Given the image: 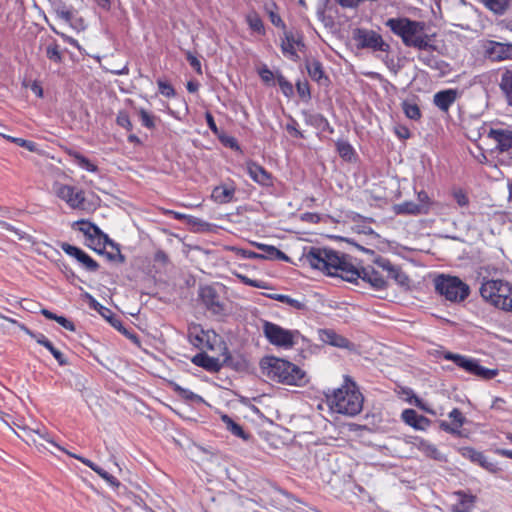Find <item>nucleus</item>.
Masks as SVG:
<instances>
[{"label": "nucleus", "mask_w": 512, "mask_h": 512, "mask_svg": "<svg viewBox=\"0 0 512 512\" xmlns=\"http://www.w3.org/2000/svg\"><path fill=\"white\" fill-rule=\"evenodd\" d=\"M309 265L328 276L339 277L344 281L357 283L358 280L368 283L375 290L386 288L389 279L401 286L409 284V278L398 266L384 257H378L373 265L357 268L352 259L335 250L321 247H311L305 254Z\"/></svg>", "instance_id": "nucleus-1"}, {"label": "nucleus", "mask_w": 512, "mask_h": 512, "mask_svg": "<svg viewBox=\"0 0 512 512\" xmlns=\"http://www.w3.org/2000/svg\"><path fill=\"white\" fill-rule=\"evenodd\" d=\"M260 369L267 379L285 385L302 386L307 382L306 373L285 359L266 356L260 361Z\"/></svg>", "instance_id": "nucleus-2"}, {"label": "nucleus", "mask_w": 512, "mask_h": 512, "mask_svg": "<svg viewBox=\"0 0 512 512\" xmlns=\"http://www.w3.org/2000/svg\"><path fill=\"white\" fill-rule=\"evenodd\" d=\"M385 25L393 34L402 39L405 46L414 47L419 50L431 47L423 22L414 21L407 17H396L389 18Z\"/></svg>", "instance_id": "nucleus-3"}, {"label": "nucleus", "mask_w": 512, "mask_h": 512, "mask_svg": "<svg viewBox=\"0 0 512 512\" xmlns=\"http://www.w3.org/2000/svg\"><path fill=\"white\" fill-rule=\"evenodd\" d=\"M326 398L331 410L339 414L355 416L363 408V396L353 382L345 383L332 394H327Z\"/></svg>", "instance_id": "nucleus-4"}, {"label": "nucleus", "mask_w": 512, "mask_h": 512, "mask_svg": "<svg viewBox=\"0 0 512 512\" xmlns=\"http://www.w3.org/2000/svg\"><path fill=\"white\" fill-rule=\"evenodd\" d=\"M482 298L504 311H512V286L502 280H487L480 287Z\"/></svg>", "instance_id": "nucleus-5"}, {"label": "nucleus", "mask_w": 512, "mask_h": 512, "mask_svg": "<svg viewBox=\"0 0 512 512\" xmlns=\"http://www.w3.org/2000/svg\"><path fill=\"white\" fill-rule=\"evenodd\" d=\"M434 283L436 291L451 302L464 301L470 292L469 286L458 277L440 275Z\"/></svg>", "instance_id": "nucleus-6"}, {"label": "nucleus", "mask_w": 512, "mask_h": 512, "mask_svg": "<svg viewBox=\"0 0 512 512\" xmlns=\"http://www.w3.org/2000/svg\"><path fill=\"white\" fill-rule=\"evenodd\" d=\"M262 330L270 344L284 349L292 348L300 336L297 330L284 329L269 321H263Z\"/></svg>", "instance_id": "nucleus-7"}, {"label": "nucleus", "mask_w": 512, "mask_h": 512, "mask_svg": "<svg viewBox=\"0 0 512 512\" xmlns=\"http://www.w3.org/2000/svg\"><path fill=\"white\" fill-rule=\"evenodd\" d=\"M443 358L454 362L458 367L481 379L490 380L498 375L497 369H488L479 364V361L460 354L445 352Z\"/></svg>", "instance_id": "nucleus-8"}, {"label": "nucleus", "mask_w": 512, "mask_h": 512, "mask_svg": "<svg viewBox=\"0 0 512 512\" xmlns=\"http://www.w3.org/2000/svg\"><path fill=\"white\" fill-rule=\"evenodd\" d=\"M354 40L359 48L371 49L374 52H388L390 49V45L382 36L373 30L357 29L354 32Z\"/></svg>", "instance_id": "nucleus-9"}, {"label": "nucleus", "mask_w": 512, "mask_h": 512, "mask_svg": "<svg viewBox=\"0 0 512 512\" xmlns=\"http://www.w3.org/2000/svg\"><path fill=\"white\" fill-rule=\"evenodd\" d=\"M52 190L55 195L65 201L70 208H83L85 202V193L83 190L60 182H55L52 186Z\"/></svg>", "instance_id": "nucleus-10"}, {"label": "nucleus", "mask_w": 512, "mask_h": 512, "mask_svg": "<svg viewBox=\"0 0 512 512\" xmlns=\"http://www.w3.org/2000/svg\"><path fill=\"white\" fill-rule=\"evenodd\" d=\"M38 436L40 439H42L43 441L53 445L54 447H56L58 450L62 451V452H65L67 455H69L70 457H73L79 461H81L84 465H86L87 467H89L91 470H93L95 473H97L102 479H104L109 485L113 486V487H118L120 485L119 481L114 477L112 476L111 474H109L108 472H106L104 469H102L100 466L96 465L94 462H92L91 460L87 459V458H84L80 455H77V454H74V453H71L67 450H65L63 447H61L60 445L56 444L52 439L49 438V435L47 433H40L39 431L37 432Z\"/></svg>", "instance_id": "nucleus-11"}, {"label": "nucleus", "mask_w": 512, "mask_h": 512, "mask_svg": "<svg viewBox=\"0 0 512 512\" xmlns=\"http://www.w3.org/2000/svg\"><path fill=\"white\" fill-rule=\"evenodd\" d=\"M199 298L206 309L216 316H223L226 313L224 302L216 289L210 285L200 287Z\"/></svg>", "instance_id": "nucleus-12"}, {"label": "nucleus", "mask_w": 512, "mask_h": 512, "mask_svg": "<svg viewBox=\"0 0 512 512\" xmlns=\"http://www.w3.org/2000/svg\"><path fill=\"white\" fill-rule=\"evenodd\" d=\"M488 138L494 141L495 148L499 154H507L512 159V131L506 128H491Z\"/></svg>", "instance_id": "nucleus-13"}, {"label": "nucleus", "mask_w": 512, "mask_h": 512, "mask_svg": "<svg viewBox=\"0 0 512 512\" xmlns=\"http://www.w3.org/2000/svg\"><path fill=\"white\" fill-rule=\"evenodd\" d=\"M78 226L79 231H81L85 236L94 239L97 238L99 241H103L104 244H108L111 247H115L117 249V256L121 262L124 261V256L120 253L117 245L108 237L107 234L101 231V229L95 224L88 222L86 220H79L75 223Z\"/></svg>", "instance_id": "nucleus-14"}, {"label": "nucleus", "mask_w": 512, "mask_h": 512, "mask_svg": "<svg viewBox=\"0 0 512 512\" xmlns=\"http://www.w3.org/2000/svg\"><path fill=\"white\" fill-rule=\"evenodd\" d=\"M485 56L492 61L512 58V44L489 40L484 44Z\"/></svg>", "instance_id": "nucleus-15"}, {"label": "nucleus", "mask_w": 512, "mask_h": 512, "mask_svg": "<svg viewBox=\"0 0 512 512\" xmlns=\"http://www.w3.org/2000/svg\"><path fill=\"white\" fill-rule=\"evenodd\" d=\"M61 249L69 256L75 258L82 266L90 272L98 270V263L82 249L68 243H63Z\"/></svg>", "instance_id": "nucleus-16"}, {"label": "nucleus", "mask_w": 512, "mask_h": 512, "mask_svg": "<svg viewBox=\"0 0 512 512\" xmlns=\"http://www.w3.org/2000/svg\"><path fill=\"white\" fill-rule=\"evenodd\" d=\"M461 455L469 459L473 463L479 464L481 467L489 472L496 473L498 471L497 464L486 457L482 452L475 450L471 447H464L461 450Z\"/></svg>", "instance_id": "nucleus-17"}, {"label": "nucleus", "mask_w": 512, "mask_h": 512, "mask_svg": "<svg viewBox=\"0 0 512 512\" xmlns=\"http://www.w3.org/2000/svg\"><path fill=\"white\" fill-rule=\"evenodd\" d=\"M453 496L455 497V503L452 505L453 512H472L476 496L465 491H456Z\"/></svg>", "instance_id": "nucleus-18"}, {"label": "nucleus", "mask_w": 512, "mask_h": 512, "mask_svg": "<svg viewBox=\"0 0 512 512\" xmlns=\"http://www.w3.org/2000/svg\"><path fill=\"white\" fill-rule=\"evenodd\" d=\"M303 47L304 43L301 37H296L292 33H286L285 38L282 40L281 43L283 54L294 61H296L299 58L296 52V48L301 49Z\"/></svg>", "instance_id": "nucleus-19"}, {"label": "nucleus", "mask_w": 512, "mask_h": 512, "mask_svg": "<svg viewBox=\"0 0 512 512\" xmlns=\"http://www.w3.org/2000/svg\"><path fill=\"white\" fill-rule=\"evenodd\" d=\"M402 420L416 430H425L430 425V420L418 414L413 409H405L401 414Z\"/></svg>", "instance_id": "nucleus-20"}, {"label": "nucleus", "mask_w": 512, "mask_h": 512, "mask_svg": "<svg viewBox=\"0 0 512 512\" xmlns=\"http://www.w3.org/2000/svg\"><path fill=\"white\" fill-rule=\"evenodd\" d=\"M246 171L252 180L256 183L263 186L270 185L271 175L261 165L249 161L246 163Z\"/></svg>", "instance_id": "nucleus-21"}, {"label": "nucleus", "mask_w": 512, "mask_h": 512, "mask_svg": "<svg viewBox=\"0 0 512 512\" xmlns=\"http://www.w3.org/2000/svg\"><path fill=\"white\" fill-rule=\"evenodd\" d=\"M235 186L232 184H221L216 186L211 194V198L218 204L230 203L234 199Z\"/></svg>", "instance_id": "nucleus-22"}, {"label": "nucleus", "mask_w": 512, "mask_h": 512, "mask_svg": "<svg viewBox=\"0 0 512 512\" xmlns=\"http://www.w3.org/2000/svg\"><path fill=\"white\" fill-rule=\"evenodd\" d=\"M318 333H319L320 340L325 344H329L331 346L339 347V348H348L349 347V344H350L349 340L346 339L345 337L337 334L332 329H321V330H319Z\"/></svg>", "instance_id": "nucleus-23"}, {"label": "nucleus", "mask_w": 512, "mask_h": 512, "mask_svg": "<svg viewBox=\"0 0 512 512\" xmlns=\"http://www.w3.org/2000/svg\"><path fill=\"white\" fill-rule=\"evenodd\" d=\"M457 91L447 89L439 91L434 95L433 102L441 111L447 112L451 105L456 101Z\"/></svg>", "instance_id": "nucleus-24"}, {"label": "nucleus", "mask_w": 512, "mask_h": 512, "mask_svg": "<svg viewBox=\"0 0 512 512\" xmlns=\"http://www.w3.org/2000/svg\"><path fill=\"white\" fill-rule=\"evenodd\" d=\"M414 446L421 451L425 456L437 460L443 461L445 460L444 455L437 449V447L431 442L422 439L416 438L414 442Z\"/></svg>", "instance_id": "nucleus-25"}, {"label": "nucleus", "mask_w": 512, "mask_h": 512, "mask_svg": "<svg viewBox=\"0 0 512 512\" xmlns=\"http://www.w3.org/2000/svg\"><path fill=\"white\" fill-rule=\"evenodd\" d=\"M193 363L210 372H217L221 369L222 364L218 358L211 357L206 353H199L193 357Z\"/></svg>", "instance_id": "nucleus-26"}, {"label": "nucleus", "mask_w": 512, "mask_h": 512, "mask_svg": "<svg viewBox=\"0 0 512 512\" xmlns=\"http://www.w3.org/2000/svg\"><path fill=\"white\" fill-rule=\"evenodd\" d=\"M397 214L419 215L426 214V205L418 204L412 201H405L395 206Z\"/></svg>", "instance_id": "nucleus-27"}, {"label": "nucleus", "mask_w": 512, "mask_h": 512, "mask_svg": "<svg viewBox=\"0 0 512 512\" xmlns=\"http://www.w3.org/2000/svg\"><path fill=\"white\" fill-rule=\"evenodd\" d=\"M34 337H35L37 343L44 346L46 349H48L51 352V354L54 356V358L57 360V362L60 366H65L68 364V361L65 358V356L63 355V353L61 351H59L58 349H56L53 346V344L43 334H38V335H35Z\"/></svg>", "instance_id": "nucleus-28"}, {"label": "nucleus", "mask_w": 512, "mask_h": 512, "mask_svg": "<svg viewBox=\"0 0 512 512\" xmlns=\"http://www.w3.org/2000/svg\"><path fill=\"white\" fill-rule=\"evenodd\" d=\"M499 86L507 104L512 107V70H505L501 74Z\"/></svg>", "instance_id": "nucleus-29"}, {"label": "nucleus", "mask_w": 512, "mask_h": 512, "mask_svg": "<svg viewBox=\"0 0 512 512\" xmlns=\"http://www.w3.org/2000/svg\"><path fill=\"white\" fill-rule=\"evenodd\" d=\"M336 149L339 156L345 161L352 162L356 159V153L353 146L346 140H337Z\"/></svg>", "instance_id": "nucleus-30"}, {"label": "nucleus", "mask_w": 512, "mask_h": 512, "mask_svg": "<svg viewBox=\"0 0 512 512\" xmlns=\"http://www.w3.org/2000/svg\"><path fill=\"white\" fill-rule=\"evenodd\" d=\"M257 247L264 252L262 257L268 259H278V260H287L288 257L286 254L274 246L266 245V244H258ZM253 257H261L260 255L253 253Z\"/></svg>", "instance_id": "nucleus-31"}, {"label": "nucleus", "mask_w": 512, "mask_h": 512, "mask_svg": "<svg viewBox=\"0 0 512 512\" xmlns=\"http://www.w3.org/2000/svg\"><path fill=\"white\" fill-rule=\"evenodd\" d=\"M221 420L225 424L226 429L229 430L233 435L244 440L249 438V434H247L243 428L228 415H222Z\"/></svg>", "instance_id": "nucleus-32"}, {"label": "nucleus", "mask_w": 512, "mask_h": 512, "mask_svg": "<svg viewBox=\"0 0 512 512\" xmlns=\"http://www.w3.org/2000/svg\"><path fill=\"white\" fill-rule=\"evenodd\" d=\"M69 155L72 157L74 163L78 165L80 168L93 173L98 171V167L79 152L70 151Z\"/></svg>", "instance_id": "nucleus-33"}, {"label": "nucleus", "mask_w": 512, "mask_h": 512, "mask_svg": "<svg viewBox=\"0 0 512 512\" xmlns=\"http://www.w3.org/2000/svg\"><path fill=\"white\" fill-rule=\"evenodd\" d=\"M306 69L314 81L321 83V80L324 78V71L322 64L318 60L306 61Z\"/></svg>", "instance_id": "nucleus-34"}, {"label": "nucleus", "mask_w": 512, "mask_h": 512, "mask_svg": "<svg viewBox=\"0 0 512 512\" xmlns=\"http://www.w3.org/2000/svg\"><path fill=\"white\" fill-rule=\"evenodd\" d=\"M483 4L495 14H503L508 6L509 0H481Z\"/></svg>", "instance_id": "nucleus-35"}, {"label": "nucleus", "mask_w": 512, "mask_h": 512, "mask_svg": "<svg viewBox=\"0 0 512 512\" xmlns=\"http://www.w3.org/2000/svg\"><path fill=\"white\" fill-rule=\"evenodd\" d=\"M272 299H275L279 302H282L296 310H301L305 307V303L299 299L292 298L288 295L284 294H275L271 296Z\"/></svg>", "instance_id": "nucleus-36"}, {"label": "nucleus", "mask_w": 512, "mask_h": 512, "mask_svg": "<svg viewBox=\"0 0 512 512\" xmlns=\"http://www.w3.org/2000/svg\"><path fill=\"white\" fill-rule=\"evenodd\" d=\"M308 122L312 125H315L316 127L322 129L323 131H328L330 133H333V128L329 124L327 118H325L321 114H312L309 116Z\"/></svg>", "instance_id": "nucleus-37"}, {"label": "nucleus", "mask_w": 512, "mask_h": 512, "mask_svg": "<svg viewBox=\"0 0 512 512\" xmlns=\"http://www.w3.org/2000/svg\"><path fill=\"white\" fill-rule=\"evenodd\" d=\"M403 111L406 117L412 120H418L421 117V111L416 103L404 101L402 103Z\"/></svg>", "instance_id": "nucleus-38"}, {"label": "nucleus", "mask_w": 512, "mask_h": 512, "mask_svg": "<svg viewBox=\"0 0 512 512\" xmlns=\"http://www.w3.org/2000/svg\"><path fill=\"white\" fill-rule=\"evenodd\" d=\"M246 21L252 30L258 33H262L264 31L263 22L257 13H249L246 17Z\"/></svg>", "instance_id": "nucleus-39"}, {"label": "nucleus", "mask_w": 512, "mask_h": 512, "mask_svg": "<svg viewBox=\"0 0 512 512\" xmlns=\"http://www.w3.org/2000/svg\"><path fill=\"white\" fill-rule=\"evenodd\" d=\"M175 391L178 392L179 396H181L182 398H184L186 400H189V401H191L193 403L204 402L203 398L200 395L192 392L189 389L182 388L179 385H176Z\"/></svg>", "instance_id": "nucleus-40"}, {"label": "nucleus", "mask_w": 512, "mask_h": 512, "mask_svg": "<svg viewBox=\"0 0 512 512\" xmlns=\"http://www.w3.org/2000/svg\"><path fill=\"white\" fill-rule=\"evenodd\" d=\"M46 56L49 60L55 62V63H61L62 62V53L59 49L58 44L51 43L46 48Z\"/></svg>", "instance_id": "nucleus-41"}, {"label": "nucleus", "mask_w": 512, "mask_h": 512, "mask_svg": "<svg viewBox=\"0 0 512 512\" xmlns=\"http://www.w3.org/2000/svg\"><path fill=\"white\" fill-rule=\"evenodd\" d=\"M428 49L429 48L425 50H420V53L418 54L417 58L426 66L436 67L437 59L433 54L428 52Z\"/></svg>", "instance_id": "nucleus-42"}, {"label": "nucleus", "mask_w": 512, "mask_h": 512, "mask_svg": "<svg viewBox=\"0 0 512 512\" xmlns=\"http://www.w3.org/2000/svg\"><path fill=\"white\" fill-rule=\"evenodd\" d=\"M157 84H158L159 92L163 96H165L167 98H171L175 95V90L169 83H167L163 80H158Z\"/></svg>", "instance_id": "nucleus-43"}, {"label": "nucleus", "mask_w": 512, "mask_h": 512, "mask_svg": "<svg viewBox=\"0 0 512 512\" xmlns=\"http://www.w3.org/2000/svg\"><path fill=\"white\" fill-rule=\"evenodd\" d=\"M439 426H440L441 430H443L449 434L456 435V436H459L461 434V431H460L461 426H458L455 423H448L446 421H441Z\"/></svg>", "instance_id": "nucleus-44"}, {"label": "nucleus", "mask_w": 512, "mask_h": 512, "mask_svg": "<svg viewBox=\"0 0 512 512\" xmlns=\"http://www.w3.org/2000/svg\"><path fill=\"white\" fill-rule=\"evenodd\" d=\"M449 418L452 420V423H455L458 426H463L465 422V417L463 416L462 412L458 408H454L449 413Z\"/></svg>", "instance_id": "nucleus-45"}, {"label": "nucleus", "mask_w": 512, "mask_h": 512, "mask_svg": "<svg viewBox=\"0 0 512 512\" xmlns=\"http://www.w3.org/2000/svg\"><path fill=\"white\" fill-rule=\"evenodd\" d=\"M56 15H57V17L64 20L65 22L71 21V19L73 17L72 11L64 5L60 6L56 9Z\"/></svg>", "instance_id": "nucleus-46"}, {"label": "nucleus", "mask_w": 512, "mask_h": 512, "mask_svg": "<svg viewBox=\"0 0 512 512\" xmlns=\"http://www.w3.org/2000/svg\"><path fill=\"white\" fill-rule=\"evenodd\" d=\"M117 124L127 130L132 129V123L127 113L120 112L117 116Z\"/></svg>", "instance_id": "nucleus-47"}, {"label": "nucleus", "mask_w": 512, "mask_h": 512, "mask_svg": "<svg viewBox=\"0 0 512 512\" xmlns=\"http://www.w3.org/2000/svg\"><path fill=\"white\" fill-rule=\"evenodd\" d=\"M140 119L142 122V125L147 128H153L154 127V118L144 109H141L140 112Z\"/></svg>", "instance_id": "nucleus-48"}, {"label": "nucleus", "mask_w": 512, "mask_h": 512, "mask_svg": "<svg viewBox=\"0 0 512 512\" xmlns=\"http://www.w3.org/2000/svg\"><path fill=\"white\" fill-rule=\"evenodd\" d=\"M453 197L460 207H465L469 203L467 195L462 190L454 191Z\"/></svg>", "instance_id": "nucleus-49"}, {"label": "nucleus", "mask_w": 512, "mask_h": 512, "mask_svg": "<svg viewBox=\"0 0 512 512\" xmlns=\"http://www.w3.org/2000/svg\"><path fill=\"white\" fill-rule=\"evenodd\" d=\"M91 304L106 319L110 320V318L113 317L111 310L99 304L95 299H92Z\"/></svg>", "instance_id": "nucleus-50"}, {"label": "nucleus", "mask_w": 512, "mask_h": 512, "mask_svg": "<svg viewBox=\"0 0 512 512\" xmlns=\"http://www.w3.org/2000/svg\"><path fill=\"white\" fill-rule=\"evenodd\" d=\"M266 10L269 14L270 21L272 22L273 25L277 27L284 26L281 17L277 13H275L270 6L267 5Z\"/></svg>", "instance_id": "nucleus-51"}, {"label": "nucleus", "mask_w": 512, "mask_h": 512, "mask_svg": "<svg viewBox=\"0 0 512 512\" xmlns=\"http://www.w3.org/2000/svg\"><path fill=\"white\" fill-rule=\"evenodd\" d=\"M296 88H297V92H298L300 97L306 98V97L310 96L309 85H308V83L306 81H304V82H301V81L297 82Z\"/></svg>", "instance_id": "nucleus-52"}, {"label": "nucleus", "mask_w": 512, "mask_h": 512, "mask_svg": "<svg viewBox=\"0 0 512 512\" xmlns=\"http://www.w3.org/2000/svg\"><path fill=\"white\" fill-rule=\"evenodd\" d=\"M286 130L296 138H303V134L300 130L297 128V122L295 120H292L291 123H288L286 125Z\"/></svg>", "instance_id": "nucleus-53"}, {"label": "nucleus", "mask_w": 512, "mask_h": 512, "mask_svg": "<svg viewBox=\"0 0 512 512\" xmlns=\"http://www.w3.org/2000/svg\"><path fill=\"white\" fill-rule=\"evenodd\" d=\"M186 58L191 65L192 68L196 70L199 74H201V63L197 57H195L191 52H188Z\"/></svg>", "instance_id": "nucleus-54"}, {"label": "nucleus", "mask_w": 512, "mask_h": 512, "mask_svg": "<svg viewBox=\"0 0 512 512\" xmlns=\"http://www.w3.org/2000/svg\"><path fill=\"white\" fill-rule=\"evenodd\" d=\"M56 322L69 331L75 330L74 324L70 320H68L67 318H65L63 316H58L56 319Z\"/></svg>", "instance_id": "nucleus-55"}, {"label": "nucleus", "mask_w": 512, "mask_h": 512, "mask_svg": "<svg viewBox=\"0 0 512 512\" xmlns=\"http://www.w3.org/2000/svg\"><path fill=\"white\" fill-rule=\"evenodd\" d=\"M279 85L285 95L288 96L293 92L292 84L285 80L283 77L279 79Z\"/></svg>", "instance_id": "nucleus-56"}, {"label": "nucleus", "mask_w": 512, "mask_h": 512, "mask_svg": "<svg viewBox=\"0 0 512 512\" xmlns=\"http://www.w3.org/2000/svg\"><path fill=\"white\" fill-rule=\"evenodd\" d=\"M418 204H425L426 205V213L429 211L430 206V199L428 194L425 191H420L417 195Z\"/></svg>", "instance_id": "nucleus-57"}, {"label": "nucleus", "mask_w": 512, "mask_h": 512, "mask_svg": "<svg viewBox=\"0 0 512 512\" xmlns=\"http://www.w3.org/2000/svg\"><path fill=\"white\" fill-rule=\"evenodd\" d=\"M31 91L39 98H42L43 97V88L41 87V85L37 82V81H33L30 85H29Z\"/></svg>", "instance_id": "nucleus-58"}, {"label": "nucleus", "mask_w": 512, "mask_h": 512, "mask_svg": "<svg viewBox=\"0 0 512 512\" xmlns=\"http://www.w3.org/2000/svg\"><path fill=\"white\" fill-rule=\"evenodd\" d=\"M109 322H110V323L112 324V326H113L114 328H116L117 330H119V331L123 332L124 334H127V333H128V332H127V330H126V328L123 326L122 322H121L119 319H117V318H115V317H111V318H110V320H109Z\"/></svg>", "instance_id": "nucleus-59"}, {"label": "nucleus", "mask_w": 512, "mask_h": 512, "mask_svg": "<svg viewBox=\"0 0 512 512\" xmlns=\"http://www.w3.org/2000/svg\"><path fill=\"white\" fill-rule=\"evenodd\" d=\"M259 74L265 82H269L273 79V73L268 68L262 69Z\"/></svg>", "instance_id": "nucleus-60"}, {"label": "nucleus", "mask_w": 512, "mask_h": 512, "mask_svg": "<svg viewBox=\"0 0 512 512\" xmlns=\"http://www.w3.org/2000/svg\"><path fill=\"white\" fill-rule=\"evenodd\" d=\"M409 402L419 407L420 409L425 410L426 412H431L424 406L423 402L416 395H413L412 398L409 399Z\"/></svg>", "instance_id": "nucleus-61"}, {"label": "nucleus", "mask_w": 512, "mask_h": 512, "mask_svg": "<svg viewBox=\"0 0 512 512\" xmlns=\"http://www.w3.org/2000/svg\"><path fill=\"white\" fill-rule=\"evenodd\" d=\"M242 279H243L244 283L249 285V286L257 287V288H264V285H263L262 281L252 280V279H249L247 277H243Z\"/></svg>", "instance_id": "nucleus-62"}, {"label": "nucleus", "mask_w": 512, "mask_h": 512, "mask_svg": "<svg viewBox=\"0 0 512 512\" xmlns=\"http://www.w3.org/2000/svg\"><path fill=\"white\" fill-rule=\"evenodd\" d=\"M206 121H207V124H208L209 128L214 133H217L218 129H217L216 123L214 121L213 116L210 113H206Z\"/></svg>", "instance_id": "nucleus-63"}, {"label": "nucleus", "mask_w": 512, "mask_h": 512, "mask_svg": "<svg viewBox=\"0 0 512 512\" xmlns=\"http://www.w3.org/2000/svg\"><path fill=\"white\" fill-rule=\"evenodd\" d=\"M20 147H23L27 149L28 151L34 152L36 150V144L32 141L25 140L22 142V145Z\"/></svg>", "instance_id": "nucleus-64"}]
</instances>
